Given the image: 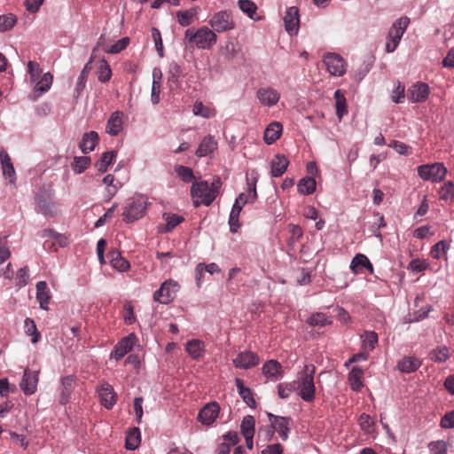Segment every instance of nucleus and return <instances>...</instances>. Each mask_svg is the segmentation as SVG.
Wrapping results in <instances>:
<instances>
[{"instance_id":"338daca9","label":"nucleus","mask_w":454,"mask_h":454,"mask_svg":"<svg viewBox=\"0 0 454 454\" xmlns=\"http://www.w3.org/2000/svg\"><path fill=\"white\" fill-rule=\"evenodd\" d=\"M429 449L431 454H447V446L443 441L432 442Z\"/></svg>"},{"instance_id":"f704fd0d","label":"nucleus","mask_w":454,"mask_h":454,"mask_svg":"<svg viewBox=\"0 0 454 454\" xmlns=\"http://www.w3.org/2000/svg\"><path fill=\"white\" fill-rule=\"evenodd\" d=\"M108 255L111 264L115 270L124 272L129 269V262L121 255L119 251L112 250Z\"/></svg>"},{"instance_id":"4be33fe9","label":"nucleus","mask_w":454,"mask_h":454,"mask_svg":"<svg viewBox=\"0 0 454 454\" xmlns=\"http://www.w3.org/2000/svg\"><path fill=\"white\" fill-rule=\"evenodd\" d=\"M0 162L3 175L8 177L11 183H14L16 179L15 169L8 153L3 147H0Z\"/></svg>"},{"instance_id":"774afa93","label":"nucleus","mask_w":454,"mask_h":454,"mask_svg":"<svg viewBox=\"0 0 454 454\" xmlns=\"http://www.w3.org/2000/svg\"><path fill=\"white\" fill-rule=\"evenodd\" d=\"M442 428H454V410L447 412L441 419Z\"/></svg>"},{"instance_id":"9b49d317","label":"nucleus","mask_w":454,"mask_h":454,"mask_svg":"<svg viewBox=\"0 0 454 454\" xmlns=\"http://www.w3.org/2000/svg\"><path fill=\"white\" fill-rule=\"evenodd\" d=\"M232 363L238 369L248 370L256 366L260 363V358L256 353L246 350L239 352L232 359Z\"/></svg>"},{"instance_id":"ddd939ff","label":"nucleus","mask_w":454,"mask_h":454,"mask_svg":"<svg viewBox=\"0 0 454 454\" xmlns=\"http://www.w3.org/2000/svg\"><path fill=\"white\" fill-rule=\"evenodd\" d=\"M137 337L134 333H130L128 336L122 338L114 348L111 352V357L115 360L121 359L126 354L131 351Z\"/></svg>"},{"instance_id":"680f3d73","label":"nucleus","mask_w":454,"mask_h":454,"mask_svg":"<svg viewBox=\"0 0 454 454\" xmlns=\"http://www.w3.org/2000/svg\"><path fill=\"white\" fill-rule=\"evenodd\" d=\"M447 244L445 241L441 240L433 246L430 254L434 259H440L446 252Z\"/></svg>"},{"instance_id":"412c9836","label":"nucleus","mask_w":454,"mask_h":454,"mask_svg":"<svg viewBox=\"0 0 454 454\" xmlns=\"http://www.w3.org/2000/svg\"><path fill=\"white\" fill-rule=\"evenodd\" d=\"M76 385V377L74 375H67L61 379L62 389L59 396V403L66 404L68 403L71 393Z\"/></svg>"},{"instance_id":"c85d7f7f","label":"nucleus","mask_w":454,"mask_h":454,"mask_svg":"<svg viewBox=\"0 0 454 454\" xmlns=\"http://www.w3.org/2000/svg\"><path fill=\"white\" fill-rule=\"evenodd\" d=\"M99 137L96 131H90L85 133L79 145L80 149L83 153H89L93 151L96 145L98 144Z\"/></svg>"},{"instance_id":"f03ea898","label":"nucleus","mask_w":454,"mask_h":454,"mask_svg":"<svg viewBox=\"0 0 454 454\" xmlns=\"http://www.w3.org/2000/svg\"><path fill=\"white\" fill-rule=\"evenodd\" d=\"M184 39L192 47L207 50L215 44L217 36L213 30L204 26L197 30L188 28L184 33Z\"/></svg>"},{"instance_id":"1a4fd4ad","label":"nucleus","mask_w":454,"mask_h":454,"mask_svg":"<svg viewBox=\"0 0 454 454\" xmlns=\"http://www.w3.org/2000/svg\"><path fill=\"white\" fill-rule=\"evenodd\" d=\"M209 24L214 32L223 33L234 28L235 24L231 15L227 12H219L215 13L209 20Z\"/></svg>"},{"instance_id":"f3484780","label":"nucleus","mask_w":454,"mask_h":454,"mask_svg":"<svg viewBox=\"0 0 454 454\" xmlns=\"http://www.w3.org/2000/svg\"><path fill=\"white\" fill-rule=\"evenodd\" d=\"M256 97L262 106H273L280 98L278 91L270 87H262L256 92Z\"/></svg>"},{"instance_id":"79ce46f5","label":"nucleus","mask_w":454,"mask_h":454,"mask_svg":"<svg viewBox=\"0 0 454 454\" xmlns=\"http://www.w3.org/2000/svg\"><path fill=\"white\" fill-rule=\"evenodd\" d=\"M53 76L52 74L48 72L45 73L39 82H37L35 85V91L39 92V94L36 96L39 97L41 94L48 91L52 84Z\"/></svg>"},{"instance_id":"9d476101","label":"nucleus","mask_w":454,"mask_h":454,"mask_svg":"<svg viewBox=\"0 0 454 454\" xmlns=\"http://www.w3.org/2000/svg\"><path fill=\"white\" fill-rule=\"evenodd\" d=\"M267 417L271 422V426L277 431L283 441L288 439L291 429L292 419L290 417L276 416L270 412H267Z\"/></svg>"},{"instance_id":"423d86ee","label":"nucleus","mask_w":454,"mask_h":454,"mask_svg":"<svg viewBox=\"0 0 454 454\" xmlns=\"http://www.w3.org/2000/svg\"><path fill=\"white\" fill-rule=\"evenodd\" d=\"M417 170L419 176L422 180L432 183L442 182L447 175V168L442 162L420 165Z\"/></svg>"},{"instance_id":"052dcab7","label":"nucleus","mask_w":454,"mask_h":454,"mask_svg":"<svg viewBox=\"0 0 454 454\" xmlns=\"http://www.w3.org/2000/svg\"><path fill=\"white\" fill-rule=\"evenodd\" d=\"M429 267V263L426 260L413 259L408 264L407 269L413 272H421Z\"/></svg>"},{"instance_id":"0e129e2a","label":"nucleus","mask_w":454,"mask_h":454,"mask_svg":"<svg viewBox=\"0 0 454 454\" xmlns=\"http://www.w3.org/2000/svg\"><path fill=\"white\" fill-rule=\"evenodd\" d=\"M388 146L394 148L401 155H408L411 153V147L397 140L392 141Z\"/></svg>"},{"instance_id":"7c9ffc66","label":"nucleus","mask_w":454,"mask_h":454,"mask_svg":"<svg viewBox=\"0 0 454 454\" xmlns=\"http://www.w3.org/2000/svg\"><path fill=\"white\" fill-rule=\"evenodd\" d=\"M364 370L358 366H354L349 372L348 380L353 391H360L364 387L363 384Z\"/></svg>"},{"instance_id":"f8f14e48","label":"nucleus","mask_w":454,"mask_h":454,"mask_svg":"<svg viewBox=\"0 0 454 454\" xmlns=\"http://www.w3.org/2000/svg\"><path fill=\"white\" fill-rule=\"evenodd\" d=\"M39 369H26L24 371L23 378L20 383V387L25 395H30L36 391L39 380Z\"/></svg>"},{"instance_id":"f257e3e1","label":"nucleus","mask_w":454,"mask_h":454,"mask_svg":"<svg viewBox=\"0 0 454 454\" xmlns=\"http://www.w3.org/2000/svg\"><path fill=\"white\" fill-rule=\"evenodd\" d=\"M315 372L316 367L313 364H305L302 370L297 373L296 380H294L299 396L308 403L314 401L316 395Z\"/></svg>"},{"instance_id":"37998d69","label":"nucleus","mask_w":454,"mask_h":454,"mask_svg":"<svg viewBox=\"0 0 454 454\" xmlns=\"http://www.w3.org/2000/svg\"><path fill=\"white\" fill-rule=\"evenodd\" d=\"M336 115L341 119L348 113L346 106V98L340 90L334 92Z\"/></svg>"},{"instance_id":"a19ab883","label":"nucleus","mask_w":454,"mask_h":454,"mask_svg":"<svg viewBox=\"0 0 454 454\" xmlns=\"http://www.w3.org/2000/svg\"><path fill=\"white\" fill-rule=\"evenodd\" d=\"M450 356V350L446 346L437 347L429 353V358L434 363H444Z\"/></svg>"},{"instance_id":"a211bd4d","label":"nucleus","mask_w":454,"mask_h":454,"mask_svg":"<svg viewBox=\"0 0 454 454\" xmlns=\"http://www.w3.org/2000/svg\"><path fill=\"white\" fill-rule=\"evenodd\" d=\"M98 395L101 404L110 410L116 403L117 395L114 387L109 383H103L98 388Z\"/></svg>"},{"instance_id":"473e14b6","label":"nucleus","mask_w":454,"mask_h":454,"mask_svg":"<svg viewBox=\"0 0 454 454\" xmlns=\"http://www.w3.org/2000/svg\"><path fill=\"white\" fill-rule=\"evenodd\" d=\"M36 299L40 304V308L43 310H48V304L51 296L48 292V286L45 281H39L36 284Z\"/></svg>"},{"instance_id":"8fccbe9b","label":"nucleus","mask_w":454,"mask_h":454,"mask_svg":"<svg viewBox=\"0 0 454 454\" xmlns=\"http://www.w3.org/2000/svg\"><path fill=\"white\" fill-rule=\"evenodd\" d=\"M363 347L373 350L378 343V334L375 332H364L361 335Z\"/></svg>"},{"instance_id":"6ab92c4d","label":"nucleus","mask_w":454,"mask_h":454,"mask_svg":"<svg viewBox=\"0 0 454 454\" xmlns=\"http://www.w3.org/2000/svg\"><path fill=\"white\" fill-rule=\"evenodd\" d=\"M262 374L270 380L277 381L283 377L282 365L277 360L267 361L262 368Z\"/></svg>"},{"instance_id":"603ef678","label":"nucleus","mask_w":454,"mask_h":454,"mask_svg":"<svg viewBox=\"0 0 454 454\" xmlns=\"http://www.w3.org/2000/svg\"><path fill=\"white\" fill-rule=\"evenodd\" d=\"M90 158L88 156L74 157L73 164L74 171L77 174L82 173L90 165Z\"/></svg>"},{"instance_id":"864d4df0","label":"nucleus","mask_w":454,"mask_h":454,"mask_svg":"<svg viewBox=\"0 0 454 454\" xmlns=\"http://www.w3.org/2000/svg\"><path fill=\"white\" fill-rule=\"evenodd\" d=\"M175 171L176 175L185 183H190L195 178L192 169L189 167L177 165L175 168Z\"/></svg>"},{"instance_id":"7ed1b4c3","label":"nucleus","mask_w":454,"mask_h":454,"mask_svg":"<svg viewBox=\"0 0 454 454\" xmlns=\"http://www.w3.org/2000/svg\"><path fill=\"white\" fill-rule=\"evenodd\" d=\"M147 200L142 195L129 199L124 207L122 216L126 223H132L140 219L145 213Z\"/></svg>"},{"instance_id":"a18cd8bd","label":"nucleus","mask_w":454,"mask_h":454,"mask_svg":"<svg viewBox=\"0 0 454 454\" xmlns=\"http://www.w3.org/2000/svg\"><path fill=\"white\" fill-rule=\"evenodd\" d=\"M239 9L246 13L252 20H258L259 18L254 17L256 14L257 6L251 0H239L238 2Z\"/></svg>"},{"instance_id":"de8ad7c7","label":"nucleus","mask_w":454,"mask_h":454,"mask_svg":"<svg viewBox=\"0 0 454 454\" xmlns=\"http://www.w3.org/2000/svg\"><path fill=\"white\" fill-rule=\"evenodd\" d=\"M35 201L40 212L43 215H53L55 214L54 205L43 196L36 197Z\"/></svg>"},{"instance_id":"20e7f679","label":"nucleus","mask_w":454,"mask_h":454,"mask_svg":"<svg viewBox=\"0 0 454 454\" xmlns=\"http://www.w3.org/2000/svg\"><path fill=\"white\" fill-rule=\"evenodd\" d=\"M409 24L410 19L406 16L399 18L393 23L386 43L387 52L390 53L395 51Z\"/></svg>"},{"instance_id":"5fc2aeb1","label":"nucleus","mask_w":454,"mask_h":454,"mask_svg":"<svg viewBox=\"0 0 454 454\" xmlns=\"http://www.w3.org/2000/svg\"><path fill=\"white\" fill-rule=\"evenodd\" d=\"M129 43V38L123 37L120 39L118 42H116L114 44L111 45L110 47L104 48V51L105 52L109 54H117L125 50Z\"/></svg>"},{"instance_id":"2eb2a0df","label":"nucleus","mask_w":454,"mask_h":454,"mask_svg":"<svg viewBox=\"0 0 454 454\" xmlns=\"http://www.w3.org/2000/svg\"><path fill=\"white\" fill-rule=\"evenodd\" d=\"M285 28L286 32L293 35H296L299 31L300 15L299 10L296 6L289 7L284 16Z\"/></svg>"},{"instance_id":"e2e57ef3","label":"nucleus","mask_w":454,"mask_h":454,"mask_svg":"<svg viewBox=\"0 0 454 454\" xmlns=\"http://www.w3.org/2000/svg\"><path fill=\"white\" fill-rule=\"evenodd\" d=\"M11 256L6 237L0 238V264Z\"/></svg>"},{"instance_id":"e433bc0d","label":"nucleus","mask_w":454,"mask_h":454,"mask_svg":"<svg viewBox=\"0 0 454 454\" xmlns=\"http://www.w3.org/2000/svg\"><path fill=\"white\" fill-rule=\"evenodd\" d=\"M141 442V434L138 427L130 429L126 436L125 447L127 450H135Z\"/></svg>"},{"instance_id":"5701e85b","label":"nucleus","mask_w":454,"mask_h":454,"mask_svg":"<svg viewBox=\"0 0 454 454\" xmlns=\"http://www.w3.org/2000/svg\"><path fill=\"white\" fill-rule=\"evenodd\" d=\"M122 116L123 114L121 111H115L110 115L106 127V130L109 135L115 137L121 131L123 125Z\"/></svg>"},{"instance_id":"69168bd1","label":"nucleus","mask_w":454,"mask_h":454,"mask_svg":"<svg viewBox=\"0 0 454 454\" xmlns=\"http://www.w3.org/2000/svg\"><path fill=\"white\" fill-rule=\"evenodd\" d=\"M27 73L29 74L31 82H35L36 79L40 76L42 70L37 63L29 61L27 63Z\"/></svg>"},{"instance_id":"aec40b11","label":"nucleus","mask_w":454,"mask_h":454,"mask_svg":"<svg viewBox=\"0 0 454 454\" xmlns=\"http://www.w3.org/2000/svg\"><path fill=\"white\" fill-rule=\"evenodd\" d=\"M94 60V55H91L90 58V60L85 64L83 68L82 69L80 75L78 76L74 92V98L77 100L79 97L81 96L82 92L85 89V84L89 77V74L91 70V64Z\"/></svg>"},{"instance_id":"cd10ccee","label":"nucleus","mask_w":454,"mask_h":454,"mask_svg":"<svg viewBox=\"0 0 454 454\" xmlns=\"http://www.w3.org/2000/svg\"><path fill=\"white\" fill-rule=\"evenodd\" d=\"M421 365V361L413 356H404L397 363V368L404 373L417 371Z\"/></svg>"},{"instance_id":"ea45409f","label":"nucleus","mask_w":454,"mask_h":454,"mask_svg":"<svg viewBox=\"0 0 454 454\" xmlns=\"http://www.w3.org/2000/svg\"><path fill=\"white\" fill-rule=\"evenodd\" d=\"M24 331L27 336H31V342L35 344L41 340V333L32 318H26L24 321Z\"/></svg>"},{"instance_id":"6e6d98bb","label":"nucleus","mask_w":454,"mask_h":454,"mask_svg":"<svg viewBox=\"0 0 454 454\" xmlns=\"http://www.w3.org/2000/svg\"><path fill=\"white\" fill-rule=\"evenodd\" d=\"M164 219L166 220V229L165 231H170L174 228H176L179 223L184 222V218L181 215L175 214L164 215Z\"/></svg>"},{"instance_id":"b1692460","label":"nucleus","mask_w":454,"mask_h":454,"mask_svg":"<svg viewBox=\"0 0 454 454\" xmlns=\"http://www.w3.org/2000/svg\"><path fill=\"white\" fill-rule=\"evenodd\" d=\"M216 149L217 142L213 136L207 135L201 140L195 153L199 158H202L213 153Z\"/></svg>"},{"instance_id":"c9c22d12","label":"nucleus","mask_w":454,"mask_h":454,"mask_svg":"<svg viewBox=\"0 0 454 454\" xmlns=\"http://www.w3.org/2000/svg\"><path fill=\"white\" fill-rule=\"evenodd\" d=\"M317 183L314 177L305 176L299 180L297 190L302 195H310L316 191Z\"/></svg>"},{"instance_id":"c756f323","label":"nucleus","mask_w":454,"mask_h":454,"mask_svg":"<svg viewBox=\"0 0 454 454\" xmlns=\"http://www.w3.org/2000/svg\"><path fill=\"white\" fill-rule=\"evenodd\" d=\"M363 268L368 270L371 274L373 273V266L368 257L363 254H357L353 257L350 262V270L354 273H358L359 270Z\"/></svg>"},{"instance_id":"4d7b16f0","label":"nucleus","mask_w":454,"mask_h":454,"mask_svg":"<svg viewBox=\"0 0 454 454\" xmlns=\"http://www.w3.org/2000/svg\"><path fill=\"white\" fill-rule=\"evenodd\" d=\"M440 199L442 200H454V183L446 182L441 187Z\"/></svg>"},{"instance_id":"4c0bfd02","label":"nucleus","mask_w":454,"mask_h":454,"mask_svg":"<svg viewBox=\"0 0 454 454\" xmlns=\"http://www.w3.org/2000/svg\"><path fill=\"white\" fill-rule=\"evenodd\" d=\"M307 324L314 327H324L333 323L330 317L322 312L312 314L308 319Z\"/></svg>"},{"instance_id":"a878e982","label":"nucleus","mask_w":454,"mask_h":454,"mask_svg":"<svg viewBox=\"0 0 454 454\" xmlns=\"http://www.w3.org/2000/svg\"><path fill=\"white\" fill-rule=\"evenodd\" d=\"M288 159L282 154H277L271 160L270 174L273 177L281 176L287 169Z\"/></svg>"},{"instance_id":"dca6fc26","label":"nucleus","mask_w":454,"mask_h":454,"mask_svg":"<svg viewBox=\"0 0 454 454\" xmlns=\"http://www.w3.org/2000/svg\"><path fill=\"white\" fill-rule=\"evenodd\" d=\"M220 412V406L216 402L206 404L199 412L198 419L204 425L209 426L215 422Z\"/></svg>"},{"instance_id":"2f4dec72","label":"nucleus","mask_w":454,"mask_h":454,"mask_svg":"<svg viewBox=\"0 0 454 454\" xmlns=\"http://www.w3.org/2000/svg\"><path fill=\"white\" fill-rule=\"evenodd\" d=\"M282 125L278 121H274L269 124L264 131V142L267 145L275 143L279 138L282 133Z\"/></svg>"},{"instance_id":"39448f33","label":"nucleus","mask_w":454,"mask_h":454,"mask_svg":"<svg viewBox=\"0 0 454 454\" xmlns=\"http://www.w3.org/2000/svg\"><path fill=\"white\" fill-rule=\"evenodd\" d=\"M191 195L195 207L200 205L209 206L215 200L214 191L209 190L207 181L194 182L191 187Z\"/></svg>"},{"instance_id":"13d9d810","label":"nucleus","mask_w":454,"mask_h":454,"mask_svg":"<svg viewBox=\"0 0 454 454\" xmlns=\"http://www.w3.org/2000/svg\"><path fill=\"white\" fill-rule=\"evenodd\" d=\"M17 22V19L12 14L0 16V31L4 32L12 29Z\"/></svg>"},{"instance_id":"3c124183","label":"nucleus","mask_w":454,"mask_h":454,"mask_svg":"<svg viewBox=\"0 0 454 454\" xmlns=\"http://www.w3.org/2000/svg\"><path fill=\"white\" fill-rule=\"evenodd\" d=\"M192 113L194 115L203 118H211L215 116V111L205 106L202 102L197 101L193 105Z\"/></svg>"},{"instance_id":"bf43d9fd","label":"nucleus","mask_w":454,"mask_h":454,"mask_svg":"<svg viewBox=\"0 0 454 454\" xmlns=\"http://www.w3.org/2000/svg\"><path fill=\"white\" fill-rule=\"evenodd\" d=\"M295 389V384L292 383H279L278 385V394L281 399H287L291 393Z\"/></svg>"},{"instance_id":"0eeeda50","label":"nucleus","mask_w":454,"mask_h":454,"mask_svg":"<svg viewBox=\"0 0 454 454\" xmlns=\"http://www.w3.org/2000/svg\"><path fill=\"white\" fill-rule=\"evenodd\" d=\"M178 289L179 286L176 281L172 279L167 280L155 291L153 299L161 304H168L176 297Z\"/></svg>"},{"instance_id":"c03bdc74","label":"nucleus","mask_w":454,"mask_h":454,"mask_svg":"<svg viewBox=\"0 0 454 454\" xmlns=\"http://www.w3.org/2000/svg\"><path fill=\"white\" fill-rule=\"evenodd\" d=\"M240 431L242 435L254 434L255 419L252 415H247L243 418L240 424Z\"/></svg>"},{"instance_id":"4468645a","label":"nucleus","mask_w":454,"mask_h":454,"mask_svg":"<svg viewBox=\"0 0 454 454\" xmlns=\"http://www.w3.org/2000/svg\"><path fill=\"white\" fill-rule=\"evenodd\" d=\"M430 93L429 86L425 82H417L411 86L407 91L408 99L412 103L424 102Z\"/></svg>"},{"instance_id":"58836bf2","label":"nucleus","mask_w":454,"mask_h":454,"mask_svg":"<svg viewBox=\"0 0 454 454\" xmlns=\"http://www.w3.org/2000/svg\"><path fill=\"white\" fill-rule=\"evenodd\" d=\"M116 157V153L114 151H108L104 153L98 161L96 162L95 167L100 173L106 172L108 167L113 163Z\"/></svg>"},{"instance_id":"bb28decb","label":"nucleus","mask_w":454,"mask_h":454,"mask_svg":"<svg viewBox=\"0 0 454 454\" xmlns=\"http://www.w3.org/2000/svg\"><path fill=\"white\" fill-rule=\"evenodd\" d=\"M235 384L237 387L238 393L244 401V403L250 408H255L256 403L254 398L252 390L249 387H245L244 381L239 378L235 379Z\"/></svg>"},{"instance_id":"09e8293b","label":"nucleus","mask_w":454,"mask_h":454,"mask_svg":"<svg viewBox=\"0 0 454 454\" xmlns=\"http://www.w3.org/2000/svg\"><path fill=\"white\" fill-rule=\"evenodd\" d=\"M98 73V79L99 82L105 83L110 81L112 77V70L108 62L105 59H101Z\"/></svg>"},{"instance_id":"49530a36","label":"nucleus","mask_w":454,"mask_h":454,"mask_svg":"<svg viewBox=\"0 0 454 454\" xmlns=\"http://www.w3.org/2000/svg\"><path fill=\"white\" fill-rule=\"evenodd\" d=\"M196 14L195 10L178 11L176 12L177 21L182 27H188L193 22Z\"/></svg>"},{"instance_id":"393cba45","label":"nucleus","mask_w":454,"mask_h":454,"mask_svg":"<svg viewBox=\"0 0 454 454\" xmlns=\"http://www.w3.org/2000/svg\"><path fill=\"white\" fill-rule=\"evenodd\" d=\"M181 75V67L176 62H171L168 70V83L171 90L181 89L179 81Z\"/></svg>"},{"instance_id":"72a5a7b5","label":"nucleus","mask_w":454,"mask_h":454,"mask_svg":"<svg viewBox=\"0 0 454 454\" xmlns=\"http://www.w3.org/2000/svg\"><path fill=\"white\" fill-rule=\"evenodd\" d=\"M204 348V342L197 339L188 340L185 344V350L192 359H199L202 356Z\"/></svg>"},{"instance_id":"6e6552de","label":"nucleus","mask_w":454,"mask_h":454,"mask_svg":"<svg viewBox=\"0 0 454 454\" xmlns=\"http://www.w3.org/2000/svg\"><path fill=\"white\" fill-rule=\"evenodd\" d=\"M324 64L328 72L333 76H342L346 72V62L336 53H328L324 57Z\"/></svg>"}]
</instances>
